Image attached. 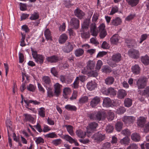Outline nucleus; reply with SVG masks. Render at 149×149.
<instances>
[{"label": "nucleus", "mask_w": 149, "mask_h": 149, "mask_svg": "<svg viewBox=\"0 0 149 149\" xmlns=\"http://www.w3.org/2000/svg\"><path fill=\"white\" fill-rule=\"evenodd\" d=\"M106 116V114L104 112L100 111L91 113L89 117L91 119L100 121L104 119Z\"/></svg>", "instance_id": "obj_1"}, {"label": "nucleus", "mask_w": 149, "mask_h": 149, "mask_svg": "<svg viewBox=\"0 0 149 149\" xmlns=\"http://www.w3.org/2000/svg\"><path fill=\"white\" fill-rule=\"evenodd\" d=\"M31 51L33 58L35 59V61L38 64L42 65L44 62L45 57L42 54H38L36 51H34L31 48Z\"/></svg>", "instance_id": "obj_2"}, {"label": "nucleus", "mask_w": 149, "mask_h": 149, "mask_svg": "<svg viewBox=\"0 0 149 149\" xmlns=\"http://www.w3.org/2000/svg\"><path fill=\"white\" fill-rule=\"evenodd\" d=\"M105 137V134L100 131L95 133L91 137L92 139L98 143H100L104 140Z\"/></svg>", "instance_id": "obj_3"}, {"label": "nucleus", "mask_w": 149, "mask_h": 149, "mask_svg": "<svg viewBox=\"0 0 149 149\" xmlns=\"http://www.w3.org/2000/svg\"><path fill=\"white\" fill-rule=\"evenodd\" d=\"M95 62L93 61H89L87 63V66L84 68L81 71V73H86L88 71L95 69Z\"/></svg>", "instance_id": "obj_4"}, {"label": "nucleus", "mask_w": 149, "mask_h": 149, "mask_svg": "<svg viewBox=\"0 0 149 149\" xmlns=\"http://www.w3.org/2000/svg\"><path fill=\"white\" fill-rule=\"evenodd\" d=\"M75 46V45H73L71 42H68L62 47V49L64 52L68 53L73 50Z\"/></svg>", "instance_id": "obj_5"}, {"label": "nucleus", "mask_w": 149, "mask_h": 149, "mask_svg": "<svg viewBox=\"0 0 149 149\" xmlns=\"http://www.w3.org/2000/svg\"><path fill=\"white\" fill-rule=\"evenodd\" d=\"M128 54L130 57L136 59L139 57V51L134 49H130L128 52Z\"/></svg>", "instance_id": "obj_6"}, {"label": "nucleus", "mask_w": 149, "mask_h": 149, "mask_svg": "<svg viewBox=\"0 0 149 149\" xmlns=\"http://www.w3.org/2000/svg\"><path fill=\"white\" fill-rule=\"evenodd\" d=\"M70 25L75 29H77L79 26V21L77 18H72L70 21Z\"/></svg>", "instance_id": "obj_7"}, {"label": "nucleus", "mask_w": 149, "mask_h": 149, "mask_svg": "<svg viewBox=\"0 0 149 149\" xmlns=\"http://www.w3.org/2000/svg\"><path fill=\"white\" fill-rule=\"evenodd\" d=\"M105 26L102 24L99 27V31L100 32L99 36L100 38H104L107 35V33L105 29Z\"/></svg>", "instance_id": "obj_8"}, {"label": "nucleus", "mask_w": 149, "mask_h": 149, "mask_svg": "<svg viewBox=\"0 0 149 149\" xmlns=\"http://www.w3.org/2000/svg\"><path fill=\"white\" fill-rule=\"evenodd\" d=\"M111 59L114 62L118 63L122 59L121 54L118 52L113 54L111 56Z\"/></svg>", "instance_id": "obj_9"}, {"label": "nucleus", "mask_w": 149, "mask_h": 149, "mask_svg": "<svg viewBox=\"0 0 149 149\" xmlns=\"http://www.w3.org/2000/svg\"><path fill=\"white\" fill-rule=\"evenodd\" d=\"M90 32L91 35L94 36H96L98 33V30L95 24H92L90 27Z\"/></svg>", "instance_id": "obj_10"}, {"label": "nucleus", "mask_w": 149, "mask_h": 149, "mask_svg": "<svg viewBox=\"0 0 149 149\" xmlns=\"http://www.w3.org/2000/svg\"><path fill=\"white\" fill-rule=\"evenodd\" d=\"M104 107H109L114 106L111 100L109 98L105 97L104 100L102 104Z\"/></svg>", "instance_id": "obj_11"}, {"label": "nucleus", "mask_w": 149, "mask_h": 149, "mask_svg": "<svg viewBox=\"0 0 149 149\" xmlns=\"http://www.w3.org/2000/svg\"><path fill=\"white\" fill-rule=\"evenodd\" d=\"M61 85L58 83H56L54 85V93L55 95L56 96L58 97L60 95L61 92Z\"/></svg>", "instance_id": "obj_12"}, {"label": "nucleus", "mask_w": 149, "mask_h": 149, "mask_svg": "<svg viewBox=\"0 0 149 149\" xmlns=\"http://www.w3.org/2000/svg\"><path fill=\"white\" fill-rule=\"evenodd\" d=\"M122 120L125 123H133L135 120V118L132 116H125Z\"/></svg>", "instance_id": "obj_13"}, {"label": "nucleus", "mask_w": 149, "mask_h": 149, "mask_svg": "<svg viewBox=\"0 0 149 149\" xmlns=\"http://www.w3.org/2000/svg\"><path fill=\"white\" fill-rule=\"evenodd\" d=\"M74 13L75 15L80 19L83 18L85 15L84 12L78 8L74 10Z\"/></svg>", "instance_id": "obj_14"}, {"label": "nucleus", "mask_w": 149, "mask_h": 149, "mask_svg": "<svg viewBox=\"0 0 149 149\" xmlns=\"http://www.w3.org/2000/svg\"><path fill=\"white\" fill-rule=\"evenodd\" d=\"M90 22V19L89 18H87L84 20L83 24L81 26V31H84V30L88 28Z\"/></svg>", "instance_id": "obj_15"}, {"label": "nucleus", "mask_w": 149, "mask_h": 149, "mask_svg": "<svg viewBox=\"0 0 149 149\" xmlns=\"http://www.w3.org/2000/svg\"><path fill=\"white\" fill-rule=\"evenodd\" d=\"M100 102V98L99 97L96 96L93 99L91 102L90 105L92 107H94L96 106Z\"/></svg>", "instance_id": "obj_16"}, {"label": "nucleus", "mask_w": 149, "mask_h": 149, "mask_svg": "<svg viewBox=\"0 0 149 149\" xmlns=\"http://www.w3.org/2000/svg\"><path fill=\"white\" fill-rule=\"evenodd\" d=\"M127 93L125 90L123 89L118 90L117 93V97L119 99H123L127 95Z\"/></svg>", "instance_id": "obj_17"}, {"label": "nucleus", "mask_w": 149, "mask_h": 149, "mask_svg": "<svg viewBox=\"0 0 149 149\" xmlns=\"http://www.w3.org/2000/svg\"><path fill=\"white\" fill-rule=\"evenodd\" d=\"M95 70H91L88 71V72L86 73H82L84 74H87L89 77H96L98 76V73L97 72L98 71L97 69Z\"/></svg>", "instance_id": "obj_18"}, {"label": "nucleus", "mask_w": 149, "mask_h": 149, "mask_svg": "<svg viewBox=\"0 0 149 149\" xmlns=\"http://www.w3.org/2000/svg\"><path fill=\"white\" fill-rule=\"evenodd\" d=\"M46 59L48 62L50 63H55L59 60L58 56L55 55L48 57L46 58Z\"/></svg>", "instance_id": "obj_19"}, {"label": "nucleus", "mask_w": 149, "mask_h": 149, "mask_svg": "<svg viewBox=\"0 0 149 149\" xmlns=\"http://www.w3.org/2000/svg\"><path fill=\"white\" fill-rule=\"evenodd\" d=\"M148 79L145 77L140 78V89L143 88L147 85Z\"/></svg>", "instance_id": "obj_20"}, {"label": "nucleus", "mask_w": 149, "mask_h": 149, "mask_svg": "<svg viewBox=\"0 0 149 149\" xmlns=\"http://www.w3.org/2000/svg\"><path fill=\"white\" fill-rule=\"evenodd\" d=\"M68 38L67 35L65 34H61L60 36L58 42L60 44H64Z\"/></svg>", "instance_id": "obj_21"}, {"label": "nucleus", "mask_w": 149, "mask_h": 149, "mask_svg": "<svg viewBox=\"0 0 149 149\" xmlns=\"http://www.w3.org/2000/svg\"><path fill=\"white\" fill-rule=\"evenodd\" d=\"M61 137L65 141H68L71 143H73L74 141V139L68 135H63L61 136Z\"/></svg>", "instance_id": "obj_22"}, {"label": "nucleus", "mask_w": 149, "mask_h": 149, "mask_svg": "<svg viewBox=\"0 0 149 149\" xmlns=\"http://www.w3.org/2000/svg\"><path fill=\"white\" fill-rule=\"evenodd\" d=\"M87 87L89 90L92 91L94 90L96 88V84L95 82L91 81L87 83Z\"/></svg>", "instance_id": "obj_23"}, {"label": "nucleus", "mask_w": 149, "mask_h": 149, "mask_svg": "<svg viewBox=\"0 0 149 149\" xmlns=\"http://www.w3.org/2000/svg\"><path fill=\"white\" fill-rule=\"evenodd\" d=\"M141 62L145 65H149V57L147 55L145 56H141Z\"/></svg>", "instance_id": "obj_24"}, {"label": "nucleus", "mask_w": 149, "mask_h": 149, "mask_svg": "<svg viewBox=\"0 0 149 149\" xmlns=\"http://www.w3.org/2000/svg\"><path fill=\"white\" fill-rule=\"evenodd\" d=\"M121 23V19L118 17L115 18L111 20V25L114 26H118Z\"/></svg>", "instance_id": "obj_25"}, {"label": "nucleus", "mask_w": 149, "mask_h": 149, "mask_svg": "<svg viewBox=\"0 0 149 149\" xmlns=\"http://www.w3.org/2000/svg\"><path fill=\"white\" fill-rule=\"evenodd\" d=\"M132 100L129 98H126L124 100V104L125 107H130L132 104Z\"/></svg>", "instance_id": "obj_26"}, {"label": "nucleus", "mask_w": 149, "mask_h": 149, "mask_svg": "<svg viewBox=\"0 0 149 149\" xmlns=\"http://www.w3.org/2000/svg\"><path fill=\"white\" fill-rule=\"evenodd\" d=\"M84 50L81 48H79L76 49L74 51V54L75 56L77 57H79L82 56L84 53Z\"/></svg>", "instance_id": "obj_27"}, {"label": "nucleus", "mask_w": 149, "mask_h": 149, "mask_svg": "<svg viewBox=\"0 0 149 149\" xmlns=\"http://www.w3.org/2000/svg\"><path fill=\"white\" fill-rule=\"evenodd\" d=\"M42 81L46 86H51L52 85L51 79L48 76H44L43 77Z\"/></svg>", "instance_id": "obj_28"}, {"label": "nucleus", "mask_w": 149, "mask_h": 149, "mask_svg": "<svg viewBox=\"0 0 149 149\" xmlns=\"http://www.w3.org/2000/svg\"><path fill=\"white\" fill-rule=\"evenodd\" d=\"M132 139L134 141L137 142L140 141L139 134L136 133L132 134L131 136Z\"/></svg>", "instance_id": "obj_29"}, {"label": "nucleus", "mask_w": 149, "mask_h": 149, "mask_svg": "<svg viewBox=\"0 0 149 149\" xmlns=\"http://www.w3.org/2000/svg\"><path fill=\"white\" fill-rule=\"evenodd\" d=\"M132 72L135 74H138L140 72V68L138 65H135L132 67Z\"/></svg>", "instance_id": "obj_30"}, {"label": "nucleus", "mask_w": 149, "mask_h": 149, "mask_svg": "<svg viewBox=\"0 0 149 149\" xmlns=\"http://www.w3.org/2000/svg\"><path fill=\"white\" fill-rule=\"evenodd\" d=\"M128 4L132 7L136 6L139 3V0H126Z\"/></svg>", "instance_id": "obj_31"}, {"label": "nucleus", "mask_w": 149, "mask_h": 149, "mask_svg": "<svg viewBox=\"0 0 149 149\" xmlns=\"http://www.w3.org/2000/svg\"><path fill=\"white\" fill-rule=\"evenodd\" d=\"M114 79L113 77H109L105 79V83L108 85H111L113 83Z\"/></svg>", "instance_id": "obj_32"}, {"label": "nucleus", "mask_w": 149, "mask_h": 149, "mask_svg": "<svg viewBox=\"0 0 149 149\" xmlns=\"http://www.w3.org/2000/svg\"><path fill=\"white\" fill-rule=\"evenodd\" d=\"M119 40V37L117 34L113 35L111 38V41L112 43L116 44Z\"/></svg>", "instance_id": "obj_33"}, {"label": "nucleus", "mask_w": 149, "mask_h": 149, "mask_svg": "<svg viewBox=\"0 0 149 149\" xmlns=\"http://www.w3.org/2000/svg\"><path fill=\"white\" fill-rule=\"evenodd\" d=\"M39 15L38 12H34L31 15L29 19L32 20H36L39 18Z\"/></svg>", "instance_id": "obj_34"}, {"label": "nucleus", "mask_w": 149, "mask_h": 149, "mask_svg": "<svg viewBox=\"0 0 149 149\" xmlns=\"http://www.w3.org/2000/svg\"><path fill=\"white\" fill-rule=\"evenodd\" d=\"M67 130L69 134L72 136H74V134L73 132V127L70 125H65Z\"/></svg>", "instance_id": "obj_35"}, {"label": "nucleus", "mask_w": 149, "mask_h": 149, "mask_svg": "<svg viewBox=\"0 0 149 149\" xmlns=\"http://www.w3.org/2000/svg\"><path fill=\"white\" fill-rule=\"evenodd\" d=\"M76 134L77 136L80 138H84L86 134L85 132H83L81 130H78L76 131Z\"/></svg>", "instance_id": "obj_36"}, {"label": "nucleus", "mask_w": 149, "mask_h": 149, "mask_svg": "<svg viewBox=\"0 0 149 149\" xmlns=\"http://www.w3.org/2000/svg\"><path fill=\"white\" fill-rule=\"evenodd\" d=\"M44 35L47 40L51 39L52 38L51 36L50 32L49 29H47L45 30Z\"/></svg>", "instance_id": "obj_37"}, {"label": "nucleus", "mask_w": 149, "mask_h": 149, "mask_svg": "<svg viewBox=\"0 0 149 149\" xmlns=\"http://www.w3.org/2000/svg\"><path fill=\"white\" fill-rule=\"evenodd\" d=\"M123 123L121 122H118L116 124V128L117 131H120L122 130L123 126Z\"/></svg>", "instance_id": "obj_38"}, {"label": "nucleus", "mask_w": 149, "mask_h": 149, "mask_svg": "<svg viewBox=\"0 0 149 149\" xmlns=\"http://www.w3.org/2000/svg\"><path fill=\"white\" fill-rule=\"evenodd\" d=\"M101 70L102 72L105 73H110L112 71L110 67L108 66H104L102 69Z\"/></svg>", "instance_id": "obj_39"}, {"label": "nucleus", "mask_w": 149, "mask_h": 149, "mask_svg": "<svg viewBox=\"0 0 149 149\" xmlns=\"http://www.w3.org/2000/svg\"><path fill=\"white\" fill-rule=\"evenodd\" d=\"M24 116L25 119L26 121H29L31 123L33 122L34 119L31 115L28 114H25Z\"/></svg>", "instance_id": "obj_40"}, {"label": "nucleus", "mask_w": 149, "mask_h": 149, "mask_svg": "<svg viewBox=\"0 0 149 149\" xmlns=\"http://www.w3.org/2000/svg\"><path fill=\"white\" fill-rule=\"evenodd\" d=\"M111 144L110 143L106 142L103 143L101 149H111Z\"/></svg>", "instance_id": "obj_41"}, {"label": "nucleus", "mask_w": 149, "mask_h": 149, "mask_svg": "<svg viewBox=\"0 0 149 149\" xmlns=\"http://www.w3.org/2000/svg\"><path fill=\"white\" fill-rule=\"evenodd\" d=\"M65 108L69 111H76L77 109L76 107L74 106L68 104L65 106Z\"/></svg>", "instance_id": "obj_42"}, {"label": "nucleus", "mask_w": 149, "mask_h": 149, "mask_svg": "<svg viewBox=\"0 0 149 149\" xmlns=\"http://www.w3.org/2000/svg\"><path fill=\"white\" fill-rule=\"evenodd\" d=\"M142 95L146 96V97H149V86H147L143 91L142 92Z\"/></svg>", "instance_id": "obj_43"}, {"label": "nucleus", "mask_w": 149, "mask_h": 149, "mask_svg": "<svg viewBox=\"0 0 149 149\" xmlns=\"http://www.w3.org/2000/svg\"><path fill=\"white\" fill-rule=\"evenodd\" d=\"M47 96L49 97H53L54 96V94L52 91V88L49 86L47 89Z\"/></svg>", "instance_id": "obj_44"}, {"label": "nucleus", "mask_w": 149, "mask_h": 149, "mask_svg": "<svg viewBox=\"0 0 149 149\" xmlns=\"http://www.w3.org/2000/svg\"><path fill=\"white\" fill-rule=\"evenodd\" d=\"M39 115L41 117L44 118L45 116V109L43 107H41L39 109L38 111Z\"/></svg>", "instance_id": "obj_45"}, {"label": "nucleus", "mask_w": 149, "mask_h": 149, "mask_svg": "<svg viewBox=\"0 0 149 149\" xmlns=\"http://www.w3.org/2000/svg\"><path fill=\"white\" fill-rule=\"evenodd\" d=\"M84 31L85 30H84V31H81L82 32L81 33V35L82 38L85 39L89 38L90 36V34L89 32H85Z\"/></svg>", "instance_id": "obj_46"}, {"label": "nucleus", "mask_w": 149, "mask_h": 149, "mask_svg": "<svg viewBox=\"0 0 149 149\" xmlns=\"http://www.w3.org/2000/svg\"><path fill=\"white\" fill-rule=\"evenodd\" d=\"M88 97L86 96L81 97L79 100V102L80 104L85 103L88 102Z\"/></svg>", "instance_id": "obj_47"}, {"label": "nucleus", "mask_w": 149, "mask_h": 149, "mask_svg": "<svg viewBox=\"0 0 149 149\" xmlns=\"http://www.w3.org/2000/svg\"><path fill=\"white\" fill-rule=\"evenodd\" d=\"M130 141V139L128 136H126L120 141V143L122 144H127Z\"/></svg>", "instance_id": "obj_48"}, {"label": "nucleus", "mask_w": 149, "mask_h": 149, "mask_svg": "<svg viewBox=\"0 0 149 149\" xmlns=\"http://www.w3.org/2000/svg\"><path fill=\"white\" fill-rule=\"evenodd\" d=\"M134 42L133 40H126L125 42L126 45L129 48H130L133 47L134 45L133 43Z\"/></svg>", "instance_id": "obj_49"}, {"label": "nucleus", "mask_w": 149, "mask_h": 149, "mask_svg": "<svg viewBox=\"0 0 149 149\" xmlns=\"http://www.w3.org/2000/svg\"><path fill=\"white\" fill-rule=\"evenodd\" d=\"M98 124L95 122H92L89 124V127L91 130H95Z\"/></svg>", "instance_id": "obj_50"}, {"label": "nucleus", "mask_w": 149, "mask_h": 149, "mask_svg": "<svg viewBox=\"0 0 149 149\" xmlns=\"http://www.w3.org/2000/svg\"><path fill=\"white\" fill-rule=\"evenodd\" d=\"M113 125L109 124L107 126L106 128V131L108 133H111L113 131Z\"/></svg>", "instance_id": "obj_51"}, {"label": "nucleus", "mask_w": 149, "mask_h": 149, "mask_svg": "<svg viewBox=\"0 0 149 149\" xmlns=\"http://www.w3.org/2000/svg\"><path fill=\"white\" fill-rule=\"evenodd\" d=\"M79 81L78 77H77L73 84V87L74 88H77L79 87Z\"/></svg>", "instance_id": "obj_52"}, {"label": "nucleus", "mask_w": 149, "mask_h": 149, "mask_svg": "<svg viewBox=\"0 0 149 149\" xmlns=\"http://www.w3.org/2000/svg\"><path fill=\"white\" fill-rule=\"evenodd\" d=\"M109 94H110V95L113 96H115L116 95V91L112 87L108 88Z\"/></svg>", "instance_id": "obj_53"}, {"label": "nucleus", "mask_w": 149, "mask_h": 149, "mask_svg": "<svg viewBox=\"0 0 149 149\" xmlns=\"http://www.w3.org/2000/svg\"><path fill=\"white\" fill-rule=\"evenodd\" d=\"M125 111V109L123 107H121L117 109L116 112L118 113L123 114Z\"/></svg>", "instance_id": "obj_54"}, {"label": "nucleus", "mask_w": 149, "mask_h": 149, "mask_svg": "<svg viewBox=\"0 0 149 149\" xmlns=\"http://www.w3.org/2000/svg\"><path fill=\"white\" fill-rule=\"evenodd\" d=\"M51 72L54 76L57 77L58 72L56 68L53 67L51 69Z\"/></svg>", "instance_id": "obj_55"}, {"label": "nucleus", "mask_w": 149, "mask_h": 149, "mask_svg": "<svg viewBox=\"0 0 149 149\" xmlns=\"http://www.w3.org/2000/svg\"><path fill=\"white\" fill-rule=\"evenodd\" d=\"M146 117H140V127L143 126L146 121Z\"/></svg>", "instance_id": "obj_56"}, {"label": "nucleus", "mask_w": 149, "mask_h": 149, "mask_svg": "<svg viewBox=\"0 0 149 149\" xmlns=\"http://www.w3.org/2000/svg\"><path fill=\"white\" fill-rule=\"evenodd\" d=\"M102 65V61L100 60H99L97 61V64L95 69H97L98 71L101 68Z\"/></svg>", "instance_id": "obj_57"}, {"label": "nucleus", "mask_w": 149, "mask_h": 149, "mask_svg": "<svg viewBox=\"0 0 149 149\" xmlns=\"http://www.w3.org/2000/svg\"><path fill=\"white\" fill-rule=\"evenodd\" d=\"M27 88L28 91L33 92L35 91V86L33 85L30 84L29 86H27Z\"/></svg>", "instance_id": "obj_58"}, {"label": "nucleus", "mask_w": 149, "mask_h": 149, "mask_svg": "<svg viewBox=\"0 0 149 149\" xmlns=\"http://www.w3.org/2000/svg\"><path fill=\"white\" fill-rule=\"evenodd\" d=\"M45 136L47 138H53L56 137L57 136L54 133L52 132L45 135Z\"/></svg>", "instance_id": "obj_59"}, {"label": "nucleus", "mask_w": 149, "mask_h": 149, "mask_svg": "<svg viewBox=\"0 0 149 149\" xmlns=\"http://www.w3.org/2000/svg\"><path fill=\"white\" fill-rule=\"evenodd\" d=\"M122 133L125 136H130L131 134V132L128 129H126L122 131Z\"/></svg>", "instance_id": "obj_60"}, {"label": "nucleus", "mask_w": 149, "mask_h": 149, "mask_svg": "<svg viewBox=\"0 0 149 149\" xmlns=\"http://www.w3.org/2000/svg\"><path fill=\"white\" fill-rule=\"evenodd\" d=\"M78 92L76 91H73L72 96L70 98L71 100H73L75 99L77 95Z\"/></svg>", "instance_id": "obj_61"}, {"label": "nucleus", "mask_w": 149, "mask_h": 149, "mask_svg": "<svg viewBox=\"0 0 149 149\" xmlns=\"http://www.w3.org/2000/svg\"><path fill=\"white\" fill-rule=\"evenodd\" d=\"M118 8L116 6H114L112 8L111 11L110 13V15H112L118 11Z\"/></svg>", "instance_id": "obj_62"}, {"label": "nucleus", "mask_w": 149, "mask_h": 149, "mask_svg": "<svg viewBox=\"0 0 149 149\" xmlns=\"http://www.w3.org/2000/svg\"><path fill=\"white\" fill-rule=\"evenodd\" d=\"M61 140L60 139H58L52 141V143L55 146H57L61 144Z\"/></svg>", "instance_id": "obj_63"}, {"label": "nucleus", "mask_w": 149, "mask_h": 149, "mask_svg": "<svg viewBox=\"0 0 149 149\" xmlns=\"http://www.w3.org/2000/svg\"><path fill=\"white\" fill-rule=\"evenodd\" d=\"M138 148V147L136 144L132 143L127 147V149H137Z\"/></svg>", "instance_id": "obj_64"}]
</instances>
